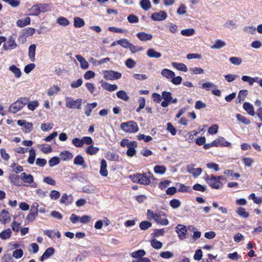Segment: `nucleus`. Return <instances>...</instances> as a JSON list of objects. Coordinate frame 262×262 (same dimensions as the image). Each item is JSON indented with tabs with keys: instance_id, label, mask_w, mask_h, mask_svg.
<instances>
[{
	"instance_id": "obj_1",
	"label": "nucleus",
	"mask_w": 262,
	"mask_h": 262,
	"mask_svg": "<svg viewBox=\"0 0 262 262\" xmlns=\"http://www.w3.org/2000/svg\"><path fill=\"white\" fill-rule=\"evenodd\" d=\"M129 178L134 182L142 185H148L150 183L149 178H148L146 173H136L133 175H130Z\"/></svg>"
},
{
	"instance_id": "obj_2",
	"label": "nucleus",
	"mask_w": 262,
	"mask_h": 262,
	"mask_svg": "<svg viewBox=\"0 0 262 262\" xmlns=\"http://www.w3.org/2000/svg\"><path fill=\"white\" fill-rule=\"evenodd\" d=\"M120 128L126 133H135L139 130L137 122L134 121H128L121 123Z\"/></svg>"
},
{
	"instance_id": "obj_3",
	"label": "nucleus",
	"mask_w": 262,
	"mask_h": 262,
	"mask_svg": "<svg viewBox=\"0 0 262 262\" xmlns=\"http://www.w3.org/2000/svg\"><path fill=\"white\" fill-rule=\"evenodd\" d=\"M82 99L79 98L74 100L72 97H67L66 99V106L71 109H81Z\"/></svg>"
},
{
	"instance_id": "obj_4",
	"label": "nucleus",
	"mask_w": 262,
	"mask_h": 262,
	"mask_svg": "<svg viewBox=\"0 0 262 262\" xmlns=\"http://www.w3.org/2000/svg\"><path fill=\"white\" fill-rule=\"evenodd\" d=\"M204 179L208 185L213 189H220L221 187V185H222V183L220 181H217L215 176L213 174H211L210 176L206 174Z\"/></svg>"
},
{
	"instance_id": "obj_5",
	"label": "nucleus",
	"mask_w": 262,
	"mask_h": 262,
	"mask_svg": "<svg viewBox=\"0 0 262 262\" xmlns=\"http://www.w3.org/2000/svg\"><path fill=\"white\" fill-rule=\"evenodd\" d=\"M103 77L107 80H113L120 79L122 74L118 72L113 70H106L103 72Z\"/></svg>"
},
{
	"instance_id": "obj_6",
	"label": "nucleus",
	"mask_w": 262,
	"mask_h": 262,
	"mask_svg": "<svg viewBox=\"0 0 262 262\" xmlns=\"http://www.w3.org/2000/svg\"><path fill=\"white\" fill-rule=\"evenodd\" d=\"M176 231L180 239L183 240L186 238V235L187 232L186 226L182 224L178 225L176 227Z\"/></svg>"
},
{
	"instance_id": "obj_7",
	"label": "nucleus",
	"mask_w": 262,
	"mask_h": 262,
	"mask_svg": "<svg viewBox=\"0 0 262 262\" xmlns=\"http://www.w3.org/2000/svg\"><path fill=\"white\" fill-rule=\"evenodd\" d=\"M17 44L15 41L14 35H11L9 37L8 40L6 43L3 45L4 50H9L15 49L17 47Z\"/></svg>"
},
{
	"instance_id": "obj_8",
	"label": "nucleus",
	"mask_w": 262,
	"mask_h": 262,
	"mask_svg": "<svg viewBox=\"0 0 262 262\" xmlns=\"http://www.w3.org/2000/svg\"><path fill=\"white\" fill-rule=\"evenodd\" d=\"M167 17V14L164 11H160L159 12H154L151 15V18L155 21H162Z\"/></svg>"
},
{
	"instance_id": "obj_9",
	"label": "nucleus",
	"mask_w": 262,
	"mask_h": 262,
	"mask_svg": "<svg viewBox=\"0 0 262 262\" xmlns=\"http://www.w3.org/2000/svg\"><path fill=\"white\" fill-rule=\"evenodd\" d=\"M17 124L20 126H23L25 128L24 132L26 133H30L33 129V124L27 122L25 120H19L17 121Z\"/></svg>"
},
{
	"instance_id": "obj_10",
	"label": "nucleus",
	"mask_w": 262,
	"mask_h": 262,
	"mask_svg": "<svg viewBox=\"0 0 262 262\" xmlns=\"http://www.w3.org/2000/svg\"><path fill=\"white\" fill-rule=\"evenodd\" d=\"M151 213L152 215V219H154L155 221L159 223L162 225H167L168 224V220L166 219H162L160 215L159 214L155 213L154 214L153 211H150V210H148V213Z\"/></svg>"
},
{
	"instance_id": "obj_11",
	"label": "nucleus",
	"mask_w": 262,
	"mask_h": 262,
	"mask_svg": "<svg viewBox=\"0 0 262 262\" xmlns=\"http://www.w3.org/2000/svg\"><path fill=\"white\" fill-rule=\"evenodd\" d=\"M194 165H188L186 167V169L189 173H191L194 177L196 178L201 174L202 169L201 168H194Z\"/></svg>"
},
{
	"instance_id": "obj_12",
	"label": "nucleus",
	"mask_w": 262,
	"mask_h": 262,
	"mask_svg": "<svg viewBox=\"0 0 262 262\" xmlns=\"http://www.w3.org/2000/svg\"><path fill=\"white\" fill-rule=\"evenodd\" d=\"M101 86L105 90L109 92H113L118 89V86L116 84H111L107 82L104 81L103 80L100 81Z\"/></svg>"
},
{
	"instance_id": "obj_13",
	"label": "nucleus",
	"mask_w": 262,
	"mask_h": 262,
	"mask_svg": "<svg viewBox=\"0 0 262 262\" xmlns=\"http://www.w3.org/2000/svg\"><path fill=\"white\" fill-rule=\"evenodd\" d=\"M10 220V217L9 212L5 209H3L0 213V221L5 224Z\"/></svg>"
},
{
	"instance_id": "obj_14",
	"label": "nucleus",
	"mask_w": 262,
	"mask_h": 262,
	"mask_svg": "<svg viewBox=\"0 0 262 262\" xmlns=\"http://www.w3.org/2000/svg\"><path fill=\"white\" fill-rule=\"evenodd\" d=\"M55 252V250L53 247L48 248L46 250L45 252L43 253L42 256H41L39 258V260L41 261H43L45 259L49 258L52 255L54 254Z\"/></svg>"
},
{
	"instance_id": "obj_15",
	"label": "nucleus",
	"mask_w": 262,
	"mask_h": 262,
	"mask_svg": "<svg viewBox=\"0 0 262 262\" xmlns=\"http://www.w3.org/2000/svg\"><path fill=\"white\" fill-rule=\"evenodd\" d=\"M76 58L80 63L81 69L86 70L88 69L89 64L88 62L80 55H76Z\"/></svg>"
},
{
	"instance_id": "obj_16",
	"label": "nucleus",
	"mask_w": 262,
	"mask_h": 262,
	"mask_svg": "<svg viewBox=\"0 0 262 262\" xmlns=\"http://www.w3.org/2000/svg\"><path fill=\"white\" fill-rule=\"evenodd\" d=\"M137 37L142 41L150 40L152 38V35L145 32H139L136 34Z\"/></svg>"
},
{
	"instance_id": "obj_17",
	"label": "nucleus",
	"mask_w": 262,
	"mask_h": 262,
	"mask_svg": "<svg viewBox=\"0 0 262 262\" xmlns=\"http://www.w3.org/2000/svg\"><path fill=\"white\" fill-rule=\"evenodd\" d=\"M20 178V177L18 175L11 174L9 176V179L10 181V182L13 185L20 186L21 185Z\"/></svg>"
},
{
	"instance_id": "obj_18",
	"label": "nucleus",
	"mask_w": 262,
	"mask_h": 262,
	"mask_svg": "<svg viewBox=\"0 0 262 262\" xmlns=\"http://www.w3.org/2000/svg\"><path fill=\"white\" fill-rule=\"evenodd\" d=\"M20 178L24 183L32 184L34 181L33 177L31 174H27L26 172H23L20 174Z\"/></svg>"
},
{
	"instance_id": "obj_19",
	"label": "nucleus",
	"mask_w": 262,
	"mask_h": 262,
	"mask_svg": "<svg viewBox=\"0 0 262 262\" xmlns=\"http://www.w3.org/2000/svg\"><path fill=\"white\" fill-rule=\"evenodd\" d=\"M74 164L76 165L81 166L83 168L86 167V164L83 159L81 155L77 156L74 160Z\"/></svg>"
},
{
	"instance_id": "obj_20",
	"label": "nucleus",
	"mask_w": 262,
	"mask_h": 262,
	"mask_svg": "<svg viewBox=\"0 0 262 262\" xmlns=\"http://www.w3.org/2000/svg\"><path fill=\"white\" fill-rule=\"evenodd\" d=\"M73 198L72 195H68L67 193L62 194L60 201V203L62 204H71L73 202Z\"/></svg>"
},
{
	"instance_id": "obj_21",
	"label": "nucleus",
	"mask_w": 262,
	"mask_h": 262,
	"mask_svg": "<svg viewBox=\"0 0 262 262\" xmlns=\"http://www.w3.org/2000/svg\"><path fill=\"white\" fill-rule=\"evenodd\" d=\"M101 167L100 170V173L103 177H106L108 174V172L106 169L107 163L104 159H102L100 162Z\"/></svg>"
},
{
	"instance_id": "obj_22",
	"label": "nucleus",
	"mask_w": 262,
	"mask_h": 262,
	"mask_svg": "<svg viewBox=\"0 0 262 262\" xmlns=\"http://www.w3.org/2000/svg\"><path fill=\"white\" fill-rule=\"evenodd\" d=\"M243 108L249 115L252 116L255 115L254 107L250 103L245 102L243 104Z\"/></svg>"
},
{
	"instance_id": "obj_23",
	"label": "nucleus",
	"mask_w": 262,
	"mask_h": 262,
	"mask_svg": "<svg viewBox=\"0 0 262 262\" xmlns=\"http://www.w3.org/2000/svg\"><path fill=\"white\" fill-rule=\"evenodd\" d=\"M242 80L244 82H247L251 86L253 84L254 82H257L258 80V77H251L249 76L244 75L242 77Z\"/></svg>"
},
{
	"instance_id": "obj_24",
	"label": "nucleus",
	"mask_w": 262,
	"mask_h": 262,
	"mask_svg": "<svg viewBox=\"0 0 262 262\" xmlns=\"http://www.w3.org/2000/svg\"><path fill=\"white\" fill-rule=\"evenodd\" d=\"M147 55L150 58H158L162 56V54L158 52H157L154 49H149L147 51Z\"/></svg>"
},
{
	"instance_id": "obj_25",
	"label": "nucleus",
	"mask_w": 262,
	"mask_h": 262,
	"mask_svg": "<svg viewBox=\"0 0 262 262\" xmlns=\"http://www.w3.org/2000/svg\"><path fill=\"white\" fill-rule=\"evenodd\" d=\"M23 108L22 105H21L19 103L16 101V102L12 103L9 107V111L13 113H16L19 110H20Z\"/></svg>"
},
{
	"instance_id": "obj_26",
	"label": "nucleus",
	"mask_w": 262,
	"mask_h": 262,
	"mask_svg": "<svg viewBox=\"0 0 262 262\" xmlns=\"http://www.w3.org/2000/svg\"><path fill=\"white\" fill-rule=\"evenodd\" d=\"M59 155L61 157V160L63 161L71 160L73 157L72 153L68 150L61 152Z\"/></svg>"
},
{
	"instance_id": "obj_27",
	"label": "nucleus",
	"mask_w": 262,
	"mask_h": 262,
	"mask_svg": "<svg viewBox=\"0 0 262 262\" xmlns=\"http://www.w3.org/2000/svg\"><path fill=\"white\" fill-rule=\"evenodd\" d=\"M97 106V103L93 102L92 103H88L85 108V114L86 116L89 117L92 113V110Z\"/></svg>"
},
{
	"instance_id": "obj_28",
	"label": "nucleus",
	"mask_w": 262,
	"mask_h": 262,
	"mask_svg": "<svg viewBox=\"0 0 262 262\" xmlns=\"http://www.w3.org/2000/svg\"><path fill=\"white\" fill-rule=\"evenodd\" d=\"M36 45L32 44L29 47V57L32 61H35Z\"/></svg>"
},
{
	"instance_id": "obj_29",
	"label": "nucleus",
	"mask_w": 262,
	"mask_h": 262,
	"mask_svg": "<svg viewBox=\"0 0 262 262\" xmlns=\"http://www.w3.org/2000/svg\"><path fill=\"white\" fill-rule=\"evenodd\" d=\"M161 74L163 77L167 79H171L175 76V74L173 71L167 69L162 70L161 71Z\"/></svg>"
},
{
	"instance_id": "obj_30",
	"label": "nucleus",
	"mask_w": 262,
	"mask_h": 262,
	"mask_svg": "<svg viewBox=\"0 0 262 262\" xmlns=\"http://www.w3.org/2000/svg\"><path fill=\"white\" fill-rule=\"evenodd\" d=\"M99 151V148L93 145L89 146L85 149V152L89 155H95Z\"/></svg>"
},
{
	"instance_id": "obj_31",
	"label": "nucleus",
	"mask_w": 262,
	"mask_h": 262,
	"mask_svg": "<svg viewBox=\"0 0 262 262\" xmlns=\"http://www.w3.org/2000/svg\"><path fill=\"white\" fill-rule=\"evenodd\" d=\"M171 64L174 68L179 71L187 72L188 70L187 67L184 63L173 62H172Z\"/></svg>"
},
{
	"instance_id": "obj_32",
	"label": "nucleus",
	"mask_w": 262,
	"mask_h": 262,
	"mask_svg": "<svg viewBox=\"0 0 262 262\" xmlns=\"http://www.w3.org/2000/svg\"><path fill=\"white\" fill-rule=\"evenodd\" d=\"M9 69L14 74L15 77L16 78H19L21 76V71L16 66H15L14 64L11 65L9 67Z\"/></svg>"
},
{
	"instance_id": "obj_33",
	"label": "nucleus",
	"mask_w": 262,
	"mask_h": 262,
	"mask_svg": "<svg viewBox=\"0 0 262 262\" xmlns=\"http://www.w3.org/2000/svg\"><path fill=\"white\" fill-rule=\"evenodd\" d=\"M145 254H146V252L143 249H140V250H138L137 251H136L132 253L131 256L133 258H138L140 259V258H142L143 257V256L145 255Z\"/></svg>"
},
{
	"instance_id": "obj_34",
	"label": "nucleus",
	"mask_w": 262,
	"mask_h": 262,
	"mask_svg": "<svg viewBox=\"0 0 262 262\" xmlns=\"http://www.w3.org/2000/svg\"><path fill=\"white\" fill-rule=\"evenodd\" d=\"M30 24V18L29 17H26L25 19H18L16 24L19 27L22 28Z\"/></svg>"
},
{
	"instance_id": "obj_35",
	"label": "nucleus",
	"mask_w": 262,
	"mask_h": 262,
	"mask_svg": "<svg viewBox=\"0 0 262 262\" xmlns=\"http://www.w3.org/2000/svg\"><path fill=\"white\" fill-rule=\"evenodd\" d=\"M40 13H45L51 10L49 4H37Z\"/></svg>"
},
{
	"instance_id": "obj_36",
	"label": "nucleus",
	"mask_w": 262,
	"mask_h": 262,
	"mask_svg": "<svg viewBox=\"0 0 262 262\" xmlns=\"http://www.w3.org/2000/svg\"><path fill=\"white\" fill-rule=\"evenodd\" d=\"M85 25L84 20L79 17H75L74 18V26L76 28H81Z\"/></svg>"
},
{
	"instance_id": "obj_37",
	"label": "nucleus",
	"mask_w": 262,
	"mask_h": 262,
	"mask_svg": "<svg viewBox=\"0 0 262 262\" xmlns=\"http://www.w3.org/2000/svg\"><path fill=\"white\" fill-rule=\"evenodd\" d=\"M106 158L110 161H118L119 156L117 154L108 151L106 154Z\"/></svg>"
},
{
	"instance_id": "obj_38",
	"label": "nucleus",
	"mask_w": 262,
	"mask_h": 262,
	"mask_svg": "<svg viewBox=\"0 0 262 262\" xmlns=\"http://www.w3.org/2000/svg\"><path fill=\"white\" fill-rule=\"evenodd\" d=\"M141 8L145 11L149 9L151 6L149 0H141L140 2Z\"/></svg>"
},
{
	"instance_id": "obj_39",
	"label": "nucleus",
	"mask_w": 262,
	"mask_h": 262,
	"mask_svg": "<svg viewBox=\"0 0 262 262\" xmlns=\"http://www.w3.org/2000/svg\"><path fill=\"white\" fill-rule=\"evenodd\" d=\"M11 233L12 232L10 228L4 230L0 233V238L2 239H7L11 237Z\"/></svg>"
},
{
	"instance_id": "obj_40",
	"label": "nucleus",
	"mask_w": 262,
	"mask_h": 262,
	"mask_svg": "<svg viewBox=\"0 0 262 262\" xmlns=\"http://www.w3.org/2000/svg\"><path fill=\"white\" fill-rule=\"evenodd\" d=\"M116 95L118 98L125 101H128L129 99V97L127 95L126 93L123 90H121L117 92L116 93Z\"/></svg>"
},
{
	"instance_id": "obj_41",
	"label": "nucleus",
	"mask_w": 262,
	"mask_h": 262,
	"mask_svg": "<svg viewBox=\"0 0 262 262\" xmlns=\"http://www.w3.org/2000/svg\"><path fill=\"white\" fill-rule=\"evenodd\" d=\"M226 46V42L220 39L216 40L214 44L211 46V49H220Z\"/></svg>"
},
{
	"instance_id": "obj_42",
	"label": "nucleus",
	"mask_w": 262,
	"mask_h": 262,
	"mask_svg": "<svg viewBox=\"0 0 262 262\" xmlns=\"http://www.w3.org/2000/svg\"><path fill=\"white\" fill-rule=\"evenodd\" d=\"M236 117L239 122H242L246 125H248L250 123V120L239 114H236Z\"/></svg>"
},
{
	"instance_id": "obj_43",
	"label": "nucleus",
	"mask_w": 262,
	"mask_h": 262,
	"mask_svg": "<svg viewBox=\"0 0 262 262\" xmlns=\"http://www.w3.org/2000/svg\"><path fill=\"white\" fill-rule=\"evenodd\" d=\"M35 150L33 149H31L29 151V157L27 160L29 164H32L34 163L35 159Z\"/></svg>"
},
{
	"instance_id": "obj_44",
	"label": "nucleus",
	"mask_w": 262,
	"mask_h": 262,
	"mask_svg": "<svg viewBox=\"0 0 262 262\" xmlns=\"http://www.w3.org/2000/svg\"><path fill=\"white\" fill-rule=\"evenodd\" d=\"M248 94V91L246 90H241L238 94L237 98L236 99V101L238 100V102L240 103L241 100L244 101L245 97Z\"/></svg>"
},
{
	"instance_id": "obj_45",
	"label": "nucleus",
	"mask_w": 262,
	"mask_h": 262,
	"mask_svg": "<svg viewBox=\"0 0 262 262\" xmlns=\"http://www.w3.org/2000/svg\"><path fill=\"white\" fill-rule=\"evenodd\" d=\"M236 212L239 216L244 218H247L249 216V213L245 211V209L244 208L238 207Z\"/></svg>"
},
{
	"instance_id": "obj_46",
	"label": "nucleus",
	"mask_w": 262,
	"mask_h": 262,
	"mask_svg": "<svg viewBox=\"0 0 262 262\" xmlns=\"http://www.w3.org/2000/svg\"><path fill=\"white\" fill-rule=\"evenodd\" d=\"M57 23L62 26H67L70 24L69 20L66 17H59L57 19Z\"/></svg>"
},
{
	"instance_id": "obj_47",
	"label": "nucleus",
	"mask_w": 262,
	"mask_h": 262,
	"mask_svg": "<svg viewBox=\"0 0 262 262\" xmlns=\"http://www.w3.org/2000/svg\"><path fill=\"white\" fill-rule=\"evenodd\" d=\"M166 170V168L164 166L156 165L154 167V171L156 173L163 174Z\"/></svg>"
},
{
	"instance_id": "obj_48",
	"label": "nucleus",
	"mask_w": 262,
	"mask_h": 262,
	"mask_svg": "<svg viewBox=\"0 0 262 262\" xmlns=\"http://www.w3.org/2000/svg\"><path fill=\"white\" fill-rule=\"evenodd\" d=\"M150 244L151 246L156 249H159L162 247V243L156 239H151Z\"/></svg>"
},
{
	"instance_id": "obj_49",
	"label": "nucleus",
	"mask_w": 262,
	"mask_h": 262,
	"mask_svg": "<svg viewBox=\"0 0 262 262\" xmlns=\"http://www.w3.org/2000/svg\"><path fill=\"white\" fill-rule=\"evenodd\" d=\"M152 224L148 221H142L140 223V228L142 230H145L150 227Z\"/></svg>"
},
{
	"instance_id": "obj_50",
	"label": "nucleus",
	"mask_w": 262,
	"mask_h": 262,
	"mask_svg": "<svg viewBox=\"0 0 262 262\" xmlns=\"http://www.w3.org/2000/svg\"><path fill=\"white\" fill-rule=\"evenodd\" d=\"M117 44L124 48H128L130 43L126 39H121L117 40Z\"/></svg>"
},
{
	"instance_id": "obj_51",
	"label": "nucleus",
	"mask_w": 262,
	"mask_h": 262,
	"mask_svg": "<svg viewBox=\"0 0 262 262\" xmlns=\"http://www.w3.org/2000/svg\"><path fill=\"white\" fill-rule=\"evenodd\" d=\"M72 143L77 147H81L84 145L82 138L81 139L78 138H74L72 140Z\"/></svg>"
},
{
	"instance_id": "obj_52",
	"label": "nucleus",
	"mask_w": 262,
	"mask_h": 262,
	"mask_svg": "<svg viewBox=\"0 0 262 262\" xmlns=\"http://www.w3.org/2000/svg\"><path fill=\"white\" fill-rule=\"evenodd\" d=\"M60 162V159L57 157H53L49 161V164L50 167H53L58 165Z\"/></svg>"
},
{
	"instance_id": "obj_53",
	"label": "nucleus",
	"mask_w": 262,
	"mask_h": 262,
	"mask_svg": "<svg viewBox=\"0 0 262 262\" xmlns=\"http://www.w3.org/2000/svg\"><path fill=\"white\" fill-rule=\"evenodd\" d=\"M195 33V31L193 29H186L182 30L181 33L182 35L189 36L193 35Z\"/></svg>"
},
{
	"instance_id": "obj_54",
	"label": "nucleus",
	"mask_w": 262,
	"mask_h": 262,
	"mask_svg": "<svg viewBox=\"0 0 262 262\" xmlns=\"http://www.w3.org/2000/svg\"><path fill=\"white\" fill-rule=\"evenodd\" d=\"M29 11L30 14L32 15L38 16L40 13L37 4L33 5Z\"/></svg>"
},
{
	"instance_id": "obj_55",
	"label": "nucleus",
	"mask_w": 262,
	"mask_h": 262,
	"mask_svg": "<svg viewBox=\"0 0 262 262\" xmlns=\"http://www.w3.org/2000/svg\"><path fill=\"white\" fill-rule=\"evenodd\" d=\"M169 205L173 209H177L181 206V202L179 200L173 199L170 201Z\"/></svg>"
},
{
	"instance_id": "obj_56",
	"label": "nucleus",
	"mask_w": 262,
	"mask_h": 262,
	"mask_svg": "<svg viewBox=\"0 0 262 262\" xmlns=\"http://www.w3.org/2000/svg\"><path fill=\"white\" fill-rule=\"evenodd\" d=\"M35 33V29L33 28H27L23 31V35L28 37L32 35Z\"/></svg>"
},
{
	"instance_id": "obj_57",
	"label": "nucleus",
	"mask_w": 262,
	"mask_h": 262,
	"mask_svg": "<svg viewBox=\"0 0 262 262\" xmlns=\"http://www.w3.org/2000/svg\"><path fill=\"white\" fill-rule=\"evenodd\" d=\"M229 61L233 64L238 66L242 62V59L237 57H231L229 58Z\"/></svg>"
},
{
	"instance_id": "obj_58",
	"label": "nucleus",
	"mask_w": 262,
	"mask_h": 262,
	"mask_svg": "<svg viewBox=\"0 0 262 262\" xmlns=\"http://www.w3.org/2000/svg\"><path fill=\"white\" fill-rule=\"evenodd\" d=\"M219 143L221 146L230 147L231 146V143L226 141L223 137H219Z\"/></svg>"
},
{
	"instance_id": "obj_59",
	"label": "nucleus",
	"mask_w": 262,
	"mask_h": 262,
	"mask_svg": "<svg viewBox=\"0 0 262 262\" xmlns=\"http://www.w3.org/2000/svg\"><path fill=\"white\" fill-rule=\"evenodd\" d=\"M60 91V89L57 85H54L53 87L51 88L48 91V95L50 96L56 94Z\"/></svg>"
},
{
	"instance_id": "obj_60",
	"label": "nucleus",
	"mask_w": 262,
	"mask_h": 262,
	"mask_svg": "<svg viewBox=\"0 0 262 262\" xmlns=\"http://www.w3.org/2000/svg\"><path fill=\"white\" fill-rule=\"evenodd\" d=\"M192 189L196 191L204 192L207 189V188L205 186L197 183L192 186Z\"/></svg>"
},
{
	"instance_id": "obj_61",
	"label": "nucleus",
	"mask_w": 262,
	"mask_h": 262,
	"mask_svg": "<svg viewBox=\"0 0 262 262\" xmlns=\"http://www.w3.org/2000/svg\"><path fill=\"white\" fill-rule=\"evenodd\" d=\"M162 98L166 101L170 102L172 100L171 93L169 92L164 91L162 93Z\"/></svg>"
},
{
	"instance_id": "obj_62",
	"label": "nucleus",
	"mask_w": 262,
	"mask_h": 262,
	"mask_svg": "<svg viewBox=\"0 0 262 262\" xmlns=\"http://www.w3.org/2000/svg\"><path fill=\"white\" fill-rule=\"evenodd\" d=\"M89 256V252L87 251H84L81 254L78 255L75 261L77 262L81 261L85 259V258Z\"/></svg>"
},
{
	"instance_id": "obj_63",
	"label": "nucleus",
	"mask_w": 262,
	"mask_h": 262,
	"mask_svg": "<svg viewBox=\"0 0 262 262\" xmlns=\"http://www.w3.org/2000/svg\"><path fill=\"white\" fill-rule=\"evenodd\" d=\"M127 20L132 24L137 23L139 21L138 17L134 14H130L127 17Z\"/></svg>"
},
{
	"instance_id": "obj_64",
	"label": "nucleus",
	"mask_w": 262,
	"mask_h": 262,
	"mask_svg": "<svg viewBox=\"0 0 262 262\" xmlns=\"http://www.w3.org/2000/svg\"><path fill=\"white\" fill-rule=\"evenodd\" d=\"M2 262H14V260L11 255L7 253L5 254L2 257Z\"/></svg>"
}]
</instances>
